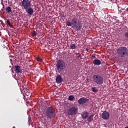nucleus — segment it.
<instances>
[{
	"mask_svg": "<svg viewBox=\"0 0 128 128\" xmlns=\"http://www.w3.org/2000/svg\"><path fill=\"white\" fill-rule=\"evenodd\" d=\"M86 52H88V50H90V49L88 48H86Z\"/></svg>",
	"mask_w": 128,
	"mask_h": 128,
	"instance_id": "obj_26",
	"label": "nucleus"
},
{
	"mask_svg": "<svg viewBox=\"0 0 128 128\" xmlns=\"http://www.w3.org/2000/svg\"><path fill=\"white\" fill-rule=\"evenodd\" d=\"M56 82L57 84H60L62 82V76L59 74L57 76L56 78Z\"/></svg>",
	"mask_w": 128,
	"mask_h": 128,
	"instance_id": "obj_12",
	"label": "nucleus"
},
{
	"mask_svg": "<svg viewBox=\"0 0 128 128\" xmlns=\"http://www.w3.org/2000/svg\"><path fill=\"white\" fill-rule=\"evenodd\" d=\"M26 12H27L29 16H32L34 14V8L28 7V8H26V9H24Z\"/></svg>",
	"mask_w": 128,
	"mask_h": 128,
	"instance_id": "obj_11",
	"label": "nucleus"
},
{
	"mask_svg": "<svg viewBox=\"0 0 128 128\" xmlns=\"http://www.w3.org/2000/svg\"><path fill=\"white\" fill-rule=\"evenodd\" d=\"M6 12L8 13L12 12V8L10 6L7 7L6 8Z\"/></svg>",
	"mask_w": 128,
	"mask_h": 128,
	"instance_id": "obj_20",
	"label": "nucleus"
},
{
	"mask_svg": "<svg viewBox=\"0 0 128 128\" xmlns=\"http://www.w3.org/2000/svg\"><path fill=\"white\" fill-rule=\"evenodd\" d=\"M68 100H70V102H72V100H74V95H70L68 97Z\"/></svg>",
	"mask_w": 128,
	"mask_h": 128,
	"instance_id": "obj_17",
	"label": "nucleus"
},
{
	"mask_svg": "<svg viewBox=\"0 0 128 128\" xmlns=\"http://www.w3.org/2000/svg\"><path fill=\"white\" fill-rule=\"evenodd\" d=\"M94 115L92 114L87 118V120L88 122H92L94 120Z\"/></svg>",
	"mask_w": 128,
	"mask_h": 128,
	"instance_id": "obj_15",
	"label": "nucleus"
},
{
	"mask_svg": "<svg viewBox=\"0 0 128 128\" xmlns=\"http://www.w3.org/2000/svg\"><path fill=\"white\" fill-rule=\"evenodd\" d=\"M30 118H29V120H28V122H30Z\"/></svg>",
	"mask_w": 128,
	"mask_h": 128,
	"instance_id": "obj_30",
	"label": "nucleus"
},
{
	"mask_svg": "<svg viewBox=\"0 0 128 128\" xmlns=\"http://www.w3.org/2000/svg\"><path fill=\"white\" fill-rule=\"evenodd\" d=\"M102 118L103 120H108L110 118V112L108 111H104L102 114Z\"/></svg>",
	"mask_w": 128,
	"mask_h": 128,
	"instance_id": "obj_8",
	"label": "nucleus"
},
{
	"mask_svg": "<svg viewBox=\"0 0 128 128\" xmlns=\"http://www.w3.org/2000/svg\"><path fill=\"white\" fill-rule=\"evenodd\" d=\"M88 100H89L88 99L83 97L80 98L78 100V104H86V102H88Z\"/></svg>",
	"mask_w": 128,
	"mask_h": 128,
	"instance_id": "obj_9",
	"label": "nucleus"
},
{
	"mask_svg": "<svg viewBox=\"0 0 128 128\" xmlns=\"http://www.w3.org/2000/svg\"><path fill=\"white\" fill-rule=\"evenodd\" d=\"M62 17H63V18H64V16H63Z\"/></svg>",
	"mask_w": 128,
	"mask_h": 128,
	"instance_id": "obj_31",
	"label": "nucleus"
},
{
	"mask_svg": "<svg viewBox=\"0 0 128 128\" xmlns=\"http://www.w3.org/2000/svg\"><path fill=\"white\" fill-rule=\"evenodd\" d=\"M6 24H8V26H10V28H12V24L10 20H7L6 21Z\"/></svg>",
	"mask_w": 128,
	"mask_h": 128,
	"instance_id": "obj_18",
	"label": "nucleus"
},
{
	"mask_svg": "<svg viewBox=\"0 0 128 128\" xmlns=\"http://www.w3.org/2000/svg\"><path fill=\"white\" fill-rule=\"evenodd\" d=\"M70 48H71V50H76V48L77 46H76V45L74 44H70Z\"/></svg>",
	"mask_w": 128,
	"mask_h": 128,
	"instance_id": "obj_16",
	"label": "nucleus"
},
{
	"mask_svg": "<svg viewBox=\"0 0 128 128\" xmlns=\"http://www.w3.org/2000/svg\"><path fill=\"white\" fill-rule=\"evenodd\" d=\"M92 62L94 66H100L102 64V62L98 59H95Z\"/></svg>",
	"mask_w": 128,
	"mask_h": 128,
	"instance_id": "obj_14",
	"label": "nucleus"
},
{
	"mask_svg": "<svg viewBox=\"0 0 128 128\" xmlns=\"http://www.w3.org/2000/svg\"><path fill=\"white\" fill-rule=\"evenodd\" d=\"M78 108L76 106H72L68 110L67 113L68 116H76L78 114Z\"/></svg>",
	"mask_w": 128,
	"mask_h": 128,
	"instance_id": "obj_6",
	"label": "nucleus"
},
{
	"mask_svg": "<svg viewBox=\"0 0 128 128\" xmlns=\"http://www.w3.org/2000/svg\"><path fill=\"white\" fill-rule=\"evenodd\" d=\"M57 70L60 74L66 68V62L63 60H58L56 64Z\"/></svg>",
	"mask_w": 128,
	"mask_h": 128,
	"instance_id": "obj_4",
	"label": "nucleus"
},
{
	"mask_svg": "<svg viewBox=\"0 0 128 128\" xmlns=\"http://www.w3.org/2000/svg\"><path fill=\"white\" fill-rule=\"evenodd\" d=\"M36 60H37V62H42V60L39 57H37L36 58Z\"/></svg>",
	"mask_w": 128,
	"mask_h": 128,
	"instance_id": "obj_22",
	"label": "nucleus"
},
{
	"mask_svg": "<svg viewBox=\"0 0 128 128\" xmlns=\"http://www.w3.org/2000/svg\"><path fill=\"white\" fill-rule=\"evenodd\" d=\"M117 53L121 58H125L128 56V50L126 46H120L116 50Z\"/></svg>",
	"mask_w": 128,
	"mask_h": 128,
	"instance_id": "obj_2",
	"label": "nucleus"
},
{
	"mask_svg": "<svg viewBox=\"0 0 128 128\" xmlns=\"http://www.w3.org/2000/svg\"><path fill=\"white\" fill-rule=\"evenodd\" d=\"M92 80L96 84H104V78L98 74H94L92 76Z\"/></svg>",
	"mask_w": 128,
	"mask_h": 128,
	"instance_id": "obj_5",
	"label": "nucleus"
},
{
	"mask_svg": "<svg viewBox=\"0 0 128 128\" xmlns=\"http://www.w3.org/2000/svg\"><path fill=\"white\" fill-rule=\"evenodd\" d=\"M92 92H98V88H96V87H92Z\"/></svg>",
	"mask_w": 128,
	"mask_h": 128,
	"instance_id": "obj_21",
	"label": "nucleus"
},
{
	"mask_svg": "<svg viewBox=\"0 0 128 128\" xmlns=\"http://www.w3.org/2000/svg\"><path fill=\"white\" fill-rule=\"evenodd\" d=\"M32 36H36V31H33V32H32Z\"/></svg>",
	"mask_w": 128,
	"mask_h": 128,
	"instance_id": "obj_23",
	"label": "nucleus"
},
{
	"mask_svg": "<svg viewBox=\"0 0 128 128\" xmlns=\"http://www.w3.org/2000/svg\"><path fill=\"white\" fill-rule=\"evenodd\" d=\"M56 110L52 106H50L47 108L46 110V116L48 118H53L56 116Z\"/></svg>",
	"mask_w": 128,
	"mask_h": 128,
	"instance_id": "obj_3",
	"label": "nucleus"
},
{
	"mask_svg": "<svg viewBox=\"0 0 128 128\" xmlns=\"http://www.w3.org/2000/svg\"><path fill=\"white\" fill-rule=\"evenodd\" d=\"M12 59H10V62H12Z\"/></svg>",
	"mask_w": 128,
	"mask_h": 128,
	"instance_id": "obj_29",
	"label": "nucleus"
},
{
	"mask_svg": "<svg viewBox=\"0 0 128 128\" xmlns=\"http://www.w3.org/2000/svg\"><path fill=\"white\" fill-rule=\"evenodd\" d=\"M124 36L125 38H128V32H125L124 34Z\"/></svg>",
	"mask_w": 128,
	"mask_h": 128,
	"instance_id": "obj_25",
	"label": "nucleus"
},
{
	"mask_svg": "<svg viewBox=\"0 0 128 128\" xmlns=\"http://www.w3.org/2000/svg\"><path fill=\"white\" fill-rule=\"evenodd\" d=\"M79 20L76 18H73L72 22L66 21V24L68 26H72L75 30H80L82 27V24L78 23Z\"/></svg>",
	"mask_w": 128,
	"mask_h": 128,
	"instance_id": "obj_1",
	"label": "nucleus"
},
{
	"mask_svg": "<svg viewBox=\"0 0 128 128\" xmlns=\"http://www.w3.org/2000/svg\"><path fill=\"white\" fill-rule=\"evenodd\" d=\"M81 116H82V118L86 120V118H88V116H89L88 112H84L82 113Z\"/></svg>",
	"mask_w": 128,
	"mask_h": 128,
	"instance_id": "obj_13",
	"label": "nucleus"
},
{
	"mask_svg": "<svg viewBox=\"0 0 128 128\" xmlns=\"http://www.w3.org/2000/svg\"><path fill=\"white\" fill-rule=\"evenodd\" d=\"M11 58H14V56H10Z\"/></svg>",
	"mask_w": 128,
	"mask_h": 128,
	"instance_id": "obj_28",
	"label": "nucleus"
},
{
	"mask_svg": "<svg viewBox=\"0 0 128 128\" xmlns=\"http://www.w3.org/2000/svg\"><path fill=\"white\" fill-rule=\"evenodd\" d=\"M76 55L78 56H76V58H78V60H82V54H80V53H77Z\"/></svg>",
	"mask_w": 128,
	"mask_h": 128,
	"instance_id": "obj_19",
	"label": "nucleus"
},
{
	"mask_svg": "<svg viewBox=\"0 0 128 128\" xmlns=\"http://www.w3.org/2000/svg\"><path fill=\"white\" fill-rule=\"evenodd\" d=\"M22 8L25 10L32 6V0H23L21 2Z\"/></svg>",
	"mask_w": 128,
	"mask_h": 128,
	"instance_id": "obj_7",
	"label": "nucleus"
},
{
	"mask_svg": "<svg viewBox=\"0 0 128 128\" xmlns=\"http://www.w3.org/2000/svg\"><path fill=\"white\" fill-rule=\"evenodd\" d=\"M126 12H128V8H126Z\"/></svg>",
	"mask_w": 128,
	"mask_h": 128,
	"instance_id": "obj_27",
	"label": "nucleus"
},
{
	"mask_svg": "<svg viewBox=\"0 0 128 128\" xmlns=\"http://www.w3.org/2000/svg\"><path fill=\"white\" fill-rule=\"evenodd\" d=\"M96 58V56L94 55V54H93L91 56V60H94V58Z\"/></svg>",
	"mask_w": 128,
	"mask_h": 128,
	"instance_id": "obj_24",
	"label": "nucleus"
},
{
	"mask_svg": "<svg viewBox=\"0 0 128 128\" xmlns=\"http://www.w3.org/2000/svg\"><path fill=\"white\" fill-rule=\"evenodd\" d=\"M14 72L16 74H22V68H20V66L18 65L14 66Z\"/></svg>",
	"mask_w": 128,
	"mask_h": 128,
	"instance_id": "obj_10",
	"label": "nucleus"
}]
</instances>
